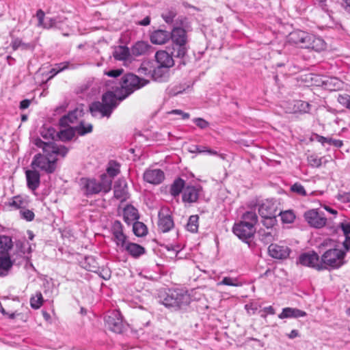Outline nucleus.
<instances>
[{"label":"nucleus","mask_w":350,"mask_h":350,"mask_svg":"<svg viewBox=\"0 0 350 350\" xmlns=\"http://www.w3.org/2000/svg\"><path fill=\"white\" fill-rule=\"evenodd\" d=\"M258 220V216L255 212L246 211L242 215L241 221L234 224L232 231L240 239L245 241L251 239L256 232L255 226Z\"/></svg>","instance_id":"f257e3e1"},{"label":"nucleus","mask_w":350,"mask_h":350,"mask_svg":"<svg viewBox=\"0 0 350 350\" xmlns=\"http://www.w3.org/2000/svg\"><path fill=\"white\" fill-rule=\"evenodd\" d=\"M81 189L87 196L98 194L100 192L108 193L111 189V179L103 174L100 180L94 178H81L80 179Z\"/></svg>","instance_id":"f03ea898"},{"label":"nucleus","mask_w":350,"mask_h":350,"mask_svg":"<svg viewBox=\"0 0 350 350\" xmlns=\"http://www.w3.org/2000/svg\"><path fill=\"white\" fill-rule=\"evenodd\" d=\"M159 297L162 304L174 310H180L190 303L189 295L180 290H169L161 293Z\"/></svg>","instance_id":"7ed1b4c3"},{"label":"nucleus","mask_w":350,"mask_h":350,"mask_svg":"<svg viewBox=\"0 0 350 350\" xmlns=\"http://www.w3.org/2000/svg\"><path fill=\"white\" fill-rule=\"evenodd\" d=\"M148 83V81L141 79L134 74L128 73L124 75L120 82L118 100H124L135 90L144 87Z\"/></svg>","instance_id":"20e7f679"},{"label":"nucleus","mask_w":350,"mask_h":350,"mask_svg":"<svg viewBox=\"0 0 350 350\" xmlns=\"http://www.w3.org/2000/svg\"><path fill=\"white\" fill-rule=\"evenodd\" d=\"M170 39L173 44L174 55L183 57L187 52V34L185 29L179 27H174L171 31Z\"/></svg>","instance_id":"39448f33"},{"label":"nucleus","mask_w":350,"mask_h":350,"mask_svg":"<svg viewBox=\"0 0 350 350\" xmlns=\"http://www.w3.org/2000/svg\"><path fill=\"white\" fill-rule=\"evenodd\" d=\"M345 252L338 248H329L321 256L323 270L328 269H338L345 262Z\"/></svg>","instance_id":"423d86ee"},{"label":"nucleus","mask_w":350,"mask_h":350,"mask_svg":"<svg viewBox=\"0 0 350 350\" xmlns=\"http://www.w3.org/2000/svg\"><path fill=\"white\" fill-rule=\"evenodd\" d=\"M53 153H51V157L37 154L33 157L31 161V166L33 169L38 168L48 174H51L55 172L56 169L57 158L53 157Z\"/></svg>","instance_id":"0eeeda50"},{"label":"nucleus","mask_w":350,"mask_h":350,"mask_svg":"<svg viewBox=\"0 0 350 350\" xmlns=\"http://www.w3.org/2000/svg\"><path fill=\"white\" fill-rule=\"evenodd\" d=\"M34 144L37 147L42 148L44 152L50 157H51V153L65 157L68 151L67 148L64 146H57L53 142H44L38 138L35 139Z\"/></svg>","instance_id":"6e6552de"},{"label":"nucleus","mask_w":350,"mask_h":350,"mask_svg":"<svg viewBox=\"0 0 350 350\" xmlns=\"http://www.w3.org/2000/svg\"><path fill=\"white\" fill-rule=\"evenodd\" d=\"M304 219L308 224L315 228H321L327 224V218L322 211L318 209H310L305 212Z\"/></svg>","instance_id":"1a4fd4ad"},{"label":"nucleus","mask_w":350,"mask_h":350,"mask_svg":"<svg viewBox=\"0 0 350 350\" xmlns=\"http://www.w3.org/2000/svg\"><path fill=\"white\" fill-rule=\"evenodd\" d=\"M311 33L296 30L288 35V42L301 49H307Z\"/></svg>","instance_id":"9d476101"},{"label":"nucleus","mask_w":350,"mask_h":350,"mask_svg":"<svg viewBox=\"0 0 350 350\" xmlns=\"http://www.w3.org/2000/svg\"><path fill=\"white\" fill-rule=\"evenodd\" d=\"M299 262L304 266H307L318 271L323 270L321 258L314 252H310L300 255Z\"/></svg>","instance_id":"9b49d317"},{"label":"nucleus","mask_w":350,"mask_h":350,"mask_svg":"<svg viewBox=\"0 0 350 350\" xmlns=\"http://www.w3.org/2000/svg\"><path fill=\"white\" fill-rule=\"evenodd\" d=\"M105 325L115 333H121L124 329L122 317L120 312L114 310L105 318Z\"/></svg>","instance_id":"f8f14e48"},{"label":"nucleus","mask_w":350,"mask_h":350,"mask_svg":"<svg viewBox=\"0 0 350 350\" xmlns=\"http://www.w3.org/2000/svg\"><path fill=\"white\" fill-rule=\"evenodd\" d=\"M113 240L117 247L122 250L129 242L127 236L123 230V226L119 221H115L111 226Z\"/></svg>","instance_id":"ddd939ff"},{"label":"nucleus","mask_w":350,"mask_h":350,"mask_svg":"<svg viewBox=\"0 0 350 350\" xmlns=\"http://www.w3.org/2000/svg\"><path fill=\"white\" fill-rule=\"evenodd\" d=\"M278 204L271 200H265L258 207V213L261 217L278 215Z\"/></svg>","instance_id":"4468645a"},{"label":"nucleus","mask_w":350,"mask_h":350,"mask_svg":"<svg viewBox=\"0 0 350 350\" xmlns=\"http://www.w3.org/2000/svg\"><path fill=\"white\" fill-rule=\"evenodd\" d=\"M269 255L276 259L286 258L290 254V249L285 245L271 243L268 247Z\"/></svg>","instance_id":"2eb2a0df"},{"label":"nucleus","mask_w":350,"mask_h":350,"mask_svg":"<svg viewBox=\"0 0 350 350\" xmlns=\"http://www.w3.org/2000/svg\"><path fill=\"white\" fill-rule=\"evenodd\" d=\"M84 114L83 108L77 107L73 111L69 112L67 115L63 116L59 120V125L62 126H68L70 124H75L78 122L79 118H81Z\"/></svg>","instance_id":"dca6fc26"},{"label":"nucleus","mask_w":350,"mask_h":350,"mask_svg":"<svg viewBox=\"0 0 350 350\" xmlns=\"http://www.w3.org/2000/svg\"><path fill=\"white\" fill-rule=\"evenodd\" d=\"M114 197L121 202L126 201L129 197L127 190V183L124 179H118L114 185L113 189Z\"/></svg>","instance_id":"f3484780"},{"label":"nucleus","mask_w":350,"mask_h":350,"mask_svg":"<svg viewBox=\"0 0 350 350\" xmlns=\"http://www.w3.org/2000/svg\"><path fill=\"white\" fill-rule=\"evenodd\" d=\"M164 178V173L159 169L147 170L144 174V180L153 185L161 183Z\"/></svg>","instance_id":"a211bd4d"},{"label":"nucleus","mask_w":350,"mask_h":350,"mask_svg":"<svg viewBox=\"0 0 350 350\" xmlns=\"http://www.w3.org/2000/svg\"><path fill=\"white\" fill-rule=\"evenodd\" d=\"M327 48V44L320 36L311 33L308 41V50L320 53L325 51Z\"/></svg>","instance_id":"6ab92c4d"},{"label":"nucleus","mask_w":350,"mask_h":350,"mask_svg":"<svg viewBox=\"0 0 350 350\" xmlns=\"http://www.w3.org/2000/svg\"><path fill=\"white\" fill-rule=\"evenodd\" d=\"M28 204L27 197L22 195H17L10 198L9 200L5 203V206L9 210H18L23 209Z\"/></svg>","instance_id":"aec40b11"},{"label":"nucleus","mask_w":350,"mask_h":350,"mask_svg":"<svg viewBox=\"0 0 350 350\" xmlns=\"http://www.w3.org/2000/svg\"><path fill=\"white\" fill-rule=\"evenodd\" d=\"M152 46L145 41L136 42L131 49V53L135 57L146 55L151 53Z\"/></svg>","instance_id":"412c9836"},{"label":"nucleus","mask_w":350,"mask_h":350,"mask_svg":"<svg viewBox=\"0 0 350 350\" xmlns=\"http://www.w3.org/2000/svg\"><path fill=\"white\" fill-rule=\"evenodd\" d=\"M170 39V34L166 30L157 29L153 31L150 35V40L154 44H164L167 43Z\"/></svg>","instance_id":"4be33fe9"},{"label":"nucleus","mask_w":350,"mask_h":350,"mask_svg":"<svg viewBox=\"0 0 350 350\" xmlns=\"http://www.w3.org/2000/svg\"><path fill=\"white\" fill-rule=\"evenodd\" d=\"M155 59L159 66H162L165 68H170L174 65V61L172 57L165 51H159L155 54Z\"/></svg>","instance_id":"5701e85b"},{"label":"nucleus","mask_w":350,"mask_h":350,"mask_svg":"<svg viewBox=\"0 0 350 350\" xmlns=\"http://www.w3.org/2000/svg\"><path fill=\"white\" fill-rule=\"evenodd\" d=\"M27 185L29 189L32 191L38 188L40 183V175L35 169L28 170L25 172Z\"/></svg>","instance_id":"b1692460"},{"label":"nucleus","mask_w":350,"mask_h":350,"mask_svg":"<svg viewBox=\"0 0 350 350\" xmlns=\"http://www.w3.org/2000/svg\"><path fill=\"white\" fill-rule=\"evenodd\" d=\"M121 250L126 251L131 256L135 258H139L146 252V250L143 246L130 241Z\"/></svg>","instance_id":"393cba45"},{"label":"nucleus","mask_w":350,"mask_h":350,"mask_svg":"<svg viewBox=\"0 0 350 350\" xmlns=\"http://www.w3.org/2000/svg\"><path fill=\"white\" fill-rule=\"evenodd\" d=\"M200 195L198 189L193 186H187L183 193V201L184 202L193 203L196 202Z\"/></svg>","instance_id":"a878e982"},{"label":"nucleus","mask_w":350,"mask_h":350,"mask_svg":"<svg viewBox=\"0 0 350 350\" xmlns=\"http://www.w3.org/2000/svg\"><path fill=\"white\" fill-rule=\"evenodd\" d=\"M322 85L329 91H338L343 88L344 83L336 77H326L322 81Z\"/></svg>","instance_id":"bb28decb"},{"label":"nucleus","mask_w":350,"mask_h":350,"mask_svg":"<svg viewBox=\"0 0 350 350\" xmlns=\"http://www.w3.org/2000/svg\"><path fill=\"white\" fill-rule=\"evenodd\" d=\"M158 228L162 232H167L174 227V221L170 215H162L159 213Z\"/></svg>","instance_id":"cd10ccee"},{"label":"nucleus","mask_w":350,"mask_h":350,"mask_svg":"<svg viewBox=\"0 0 350 350\" xmlns=\"http://www.w3.org/2000/svg\"><path fill=\"white\" fill-rule=\"evenodd\" d=\"M90 110L93 115L96 113H100L103 117H109L112 113L111 109L106 106L102 101L92 103L90 106Z\"/></svg>","instance_id":"c85d7f7f"},{"label":"nucleus","mask_w":350,"mask_h":350,"mask_svg":"<svg viewBox=\"0 0 350 350\" xmlns=\"http://www.w3.org/2000/svg\"><path fill=\"white\" fill-rule=\"evenodd\" d=\"M306 316V312L297 308H285L278 315L280 319L286 318H298Z\"/></svg>","instance_id":"c756f323"},{"label":"nucleus","mask_w":350,"mask_h":350,"mask_svg":"<svg viewBox=\"0 0 350 350\" xmlns=\"http://www.w3.org/2000/svg\"><path fill=\"white\" fill-rule=\"evenodd\" d=\"M117 96L113 92L109 91L102 96V102L113 111L117 105Z\"/></svg>","instance_id":"7c9ffc66"},{"label":"nucleus","mask_w":350,"mask_h":350,"mask_svg":"<svg viewBox=\"0 0 350 350\" xmlns=\"http://www.w3.org/2000/svg\"><path fill=\"white\" fill-rule=\"evenodd\" d=\"M12 247V241L10 237L5 235L0 236V256L9 254V251Z\"/></svg>","instance_id":"2f4dec72"},{"label":"nucleus","mask_w":350,"mask_h":350,"mask_svg":"<svg viewBox=\"0 0 350 350\" xmlns=\"http://www.w3.org/2000/svg\"><path fill=\"white\" fill-rule=\"evenodd\" d=\"M123 217L125 222L129 224L138 219L137 210L133 206H126L123 212Z\"/></svg>","instance_id":"473e14b6"},{"label":"nucleus","mask_w":350,"mask_h":350,"mask_svg":"<svg viewBox=\"0 0 350 350\" xmlns=\"http://www.w3.org/2000/svg\"><path fill=\"white\" fill-rule=\"evenodd\" d=\"M131 51L127 46H120L113 52V56L116 60L124 61L129 59Z\"/></svg>","instance_id":"72a5a7b5"},{"label":"nucleus","mask_w":350,"mask_h":350,"mask_svg":"<svg viewBox=\"0 0 350 350\" xmlns=\"http://www.w3.org/2000/svg\"><path fill=\"white\" fill-rule=\"evenodd\" d=\"M258 232L261 241L265 244L272 242L276 236V231L275 229H260Z\"/></svg>","instance_id":"f704fd0d"},{"label":"nucleus","mask_w":350,"mask_h":350,"mask_svg":"<svg viewBox=\"0 0 350 350\" xmlns=\"http://www.w3.org/2000/svg\"><path fill=\"white\" fill-rule=\"evenodd\" d=\"M185 181L180 178L176 179L171 185L170 187V194L174 197H176L179 196V194L183 191L185 189Z\"/></svg>","instance_id":"c9c22d12"},{"label":"nucleus","mask_w":350,"mask_h":350,"mask_svg":"<svg viewBox=\"0 0 350 350\" xmlns=\"http://www.w3.org/2000/svg\"><path fill=\"white\" fill-rule=\"evenodd\" d=\"M199 227V216L198 215H193L189 217L186 228L188 231L195 233L198 232Z\"/></svg>","instance_id":"e433bc0d"},{"label":"nucleus","mask_w":350,"mask_h":350,"mask_svg":"<svg viewBox=\"0 0 350 350\" xmlns=\"http://www.w3.org/2000/svg\"><path fill=\"white\" fill-rule=\"evenodd\" d=\"M153 62L150 60L144 61L140 67L138 69V72L140 75H144L146 76H148L152 75V69H153Z\"/></svg>","instance_id":"4c0bfd02"},{"label":"nucleus","mask_w":350,"mask_h":350,"mask_svg":"<svg viewBox=\"0 0 350 350\" xmlns=\"http://www.w3.org/2000/svg\"><path fill=\"white\" fill-rule=\"evenodd\" d=\"M120 165L116 161H111L109 163V165L107 168V174H105L108 178L111 179V182L113 181V178L117 176L120 173Z\"/></svg>","instance_id":"58836bf2"},{"label":"nucleus","mask_w":350,"mask_h":350,"mask_svg":"<svg viewBox=\"0 0 350 350\" xmlns=\"http://www.w3.org/2000/svg\"><path fill=\"white\" fill-rule=\"evenodd\" d=\"M133 231L137 237H144L148 233L146 226L140 221L134 222L133 225Z\"/></svg>","instance_id":"ea45409f"},{"label":"nucleus","mask_w":350,"mask_h":350,"mask_svg":"<svg viewBox=\"0 0 350 350\" xmlns=\"http://www.w3.org/2000/svg\"><path fill=\"white\" fill-rule=\"evenodd\" d=\"M43 304L44 299L41 292H36L30 299V305L33 309H39Z\"/></svg>","instance_id":"a19ab883"},{"label":"nucleus","mask_w":350,"mask_h":350,"mask_svg":"<svg viewBox=\"0 0 350 350\" xmlns=\"http://www.w3.org/2000/svg\"><path fill=\"white\" fill-rule=\"evenodd\" d=\"M177 14V12L175 8H170L165 10L161 14L162 18L167 24L173 23L174 18Z\"/></svg>","instance_id":"79ce46f5"},{"label":"nucleus","mask_w":350,"mask_h":350,"mask_svg":"<svg viewBox=\"0 0 350 350\" xmlns=\"http://www.w3.org/2000/svg\"><path fill=\"white\" fill-rule=\"evenodd\" d=\"M75 133L71 129H66L57 133V139L63 142H67L72 139Z\"/></svg>","instance_id":"37998d69"},{"label":"nucleus","mask_w":350,"mask_h":350,"mask_svg":"<svg viewBox=\"0 0 350 350\" xmlns=\"http://www.w3.org/2000/svg\"><path fill=\"white\" fill-rule=\"evenodd\" d=\"M69 66V62H64L59 64H55V68H52L49 72L51 74V75L49 77V79H51L53 77H54L57 73L68 68Z\"/></svg>","instance_id":"c03bdc74"},{"label":"nucleus","mask_w":350,"mask_h":350,"mask_svg":"<svg viewBox=\"0 0 350 350\" xmlns=\"http://www.w3.org/2000/svg\"><path fill=\"white\" fill-rule=\"evenodd\" d=\"M42 137L46 139H57V132L54 128L50 126L48 128L44 127L40 133Z\"/></svg>","instance_id":"a18cd8bd"},{"label":"nucleus","mask_w":350,"mask_h":350,"mask_svg":"<svg viewBox=\"0 0 350 350\" xmlns=\"http://www.w3.org/2000/svg\"><path fill=\"white\" fill-rule=\"evenodd\" d=\"M278 215L281 216V219L284 223H293L295 219V215L292 211H286L284 212L278 211Z\"/></svg>","instance_id":"49530a36"},{"label":"nucleus","mask_w":350,"mask_h":350,"mask_svg":"<svg viewBox=\"0 0 350 350\" xmlns=\"http://www.w3.org/2000/svg\"><path fill=\"white\" fill-rule=\"evenodd\" d=\"M164 68L162 66H158L157 68L152 69L151 77L155 81H161L165 76Z\"/></svg>","instance_id":"de8ad7c7"},{"label":"nucleus","mask_w":350,"mask_h":350,"mask_svg":"<svg viewBox=\"0 0 350 350\" xmlns=\"http://www.w3.org/2000/svg\"><path fill=\"white\" fill-rule=\"evenodd\" d=\"M12 266L9 254L0 256V268L3 270H8Z\"/></svg>","instance_id":"09e8293b"},{"label":"nucleus","mask_w":350,"mask_h":350,"mask_svg":"<svg viewBox=\"0 0 350 350\" xmlns=\"http://www.w3.org/2000/svg\"><path fill=\"white\" fill-rule=\"evenodd\" d=\"M308 164L313 167H319L322 164V158L316 154H311L307 158Z\"/></svg>","instance_id":"8fccbe9b"},{"label":"nucleus","mask_w":350,"mask_h":350,"mask_svg":"<svg viewBox=\"0 0 350 350\" xmlns=\"http://www.w3.org/2000/svg\"><path fill=\"white\" fill-rule=\"evenodd\" d=\"M262 218V225L267 229H274L273 226L276 224V216L264 217Z\"/></svg>","instance_id":"3c124183"},{"label":"nucleus","mask_w":350,"mask_h":350,"mask_svg":"<svg viewBox=\"0 0 350 350\" xmlns=\"http://www.w3.org/2000/svg\"><path fill=\"white\" fill-rule=\"evenodd\" d=\"M291 190L302 196H306L307 195L304 186L299 183H295L291 187Z\"/></svg>","instance_id":"603ef678"},{"label":"nucleus","mask_w":350,"mask_h":350,"mask_svg":"<svg viewBox=\"0 0 350 350\" xmlns=\"http://www.w3.org/2000/svg\"><path fill=\"white\" fill-rule=\"evenodd\" d=\"M77 131L80 135H85L92 131V124H88L85 126L83 122H80L79 126L77 128Z\"/></svg>","instance_id":"864d4df0"},{"label":"nucleus","mask_w":350,"mask_h":350,"mask_svg":"<svg viewBox=\"0 0 350 350\" xmlns=\"http://www.w3.org/2000/svg\"><path fill=\"white\" fill-rule=\"evenodd\" d=\"M337 242L331 239H325L319 245V248H336Z\"/></svg>","instance_id":"5fc2aeb1"},{"label":"nucleus","mask_w":350,"mask_h":350,"mask_svg":"<svg viewBox=\"0 0 350 350\" xmlns=\"http://www.w3.org/2000/svg\"><path fill=\"white\" fill-rule=\"evenodd\" d=\"M338 101L347 109H350V96L348 94H340L338 97Z\"/></svg>","instance_id":"6e6d98bb"},{"label":"nucleus","mask_w":350,"mask_h":350,"mask_svg":"<svg viewBox=\"0 0 350 350\" xmlns=\"http://www.w3.org/2000/svg\"><path fill=\"white\" fill-rule=\"evenodd\" d=\"M44 16H45V13L42 10L40 9L37 11L36 17L38 21V27L44 28V27L49 26V25H46V23L44 21Z\"/></svg>","instance_id":"4d7b16f0"},{"label":"nucleus","mask_w":350,"mask_h":350,"mask_svg":"<svg viewBox=\"0 0 350 350\" xmlns=\"http://www.w3.org/2000/svg\"><path fill=\"white\" fill-rule=\"evenodd\" d=\"M237 280L235 278H230V277H225L223 278V280L218 283L219 285H226V286H238Z\"/></svg>","instance_id":"13d9d810"},{"label":"nucleus","mask_w":350,"mask_h":350,"mask_svg":"<svg viewBox=\"0 0 350 350\" xmlns=\"http://www.w3.org/2000/svg\"><path fill=\"white\" fill-rule=\"evenodd\" d=\"M20 213H21L22 217L28 221H31L33 220L34 217H35L34 213L32 211L29 210V209L21 211Z\"/></svg>","instance_id":"bf43d9fd"},{"label":"nucleus","mask_w":350,"mask_h":350,"mask_svg":"<svg viewBox=\"0 0 350 350\" xmlns=\"http://www.w3.org/2000/svg\"><path fill=\"white\" fill-rule=\"evenodd\" d=\"M193 122L196 124L197 126H198L201 129H206L210 125L208 121L201 118H197L193 119Z\"/></svg>","instance_id":"052dcab7"},{"label":"nucleus","mask_w":350,"mask_h":350,"mask_svg":"<svg viewBox=\"0 0 350 350\" xmlns=\"http://www.w3.org/2000/svg\"><path fill=\"white\" fill-rule=\"evenodd\" d=\"M123 72L124 70L122 68H119L105 72V75L110 77L116 78L122 75Z\"/></svg>","instance_id":"680f3d73"},{"label":"nucleus","mask_w":350,"mask_h":350,"mask_svg":"<svg viewBox=\"0 0 350 350\" xmlns=\"http://www.w3.org/2000/svg\"><path fill=\"white\" fill-rule=\"evenodd\" d=\"M340 227L341 228L345 238L350 237V221H345L340 223Z\"/></svg>","instance_id":"e2e57ef3"},{"label":"nucleus","mask_w":350,"mask_h":350,"mask_svg":"<svg viewBox=\"0 0 350 350\" xmlns=\"http://www.w3.org/2000/svg\"><path fill=\"white\" fill-rule=\"evenodd\" d=\"M316 139L317 140V142H319V143H321L322 144H324L325 143L328 144H331V142H332V138H327V137H325L319 135H316Z\"/></svg>","instance_id":"0e129e2a"},{"label":"nucleus","mask_w":350,"mask_h":350,"mask_svg":"<svg viewBox=\"0 0 350 350\" xmlns=\"http://www.w3.org/2000/svg\"><path fill=\"white\" fill-rule=\"evenodd\" d=\"M170 113H173V114H178V115L181 116L182 119H183V120L188 119L190 117L189 113H185L180 109L172 110Z\"/></svg>","instance_id":"69168bd1"},{"label":"nucleus","mask_w":350,"mask_h":350,"mask_svg":"<svg viewBox=\"0 0 350 350\" xmlns=\"http://www.w3.org/2000/svg\"><path fill=\"white\" fill-rule=\"evenodd\" d=\"M202 153L206 152L211 155L220 156V154L218 153L217 151L211 149L207 146H202Z\"/></svg>","instance_id":"338daca9"},{"label":"nucleus","mask_w":350,"mask_h":350,"mask_svg":"<svg viewBox=\"0 0 350 350\" xmlns=\"http://www.w3.org/2000/svg\"><path fill=\"white\" fill-rule=\"evenodd\" d=\"M22 40L20 38H15L11 42V46L14 51L17 50L22 45Z\"/></svg>","instance_id":"774afa93"}]
</instances>
